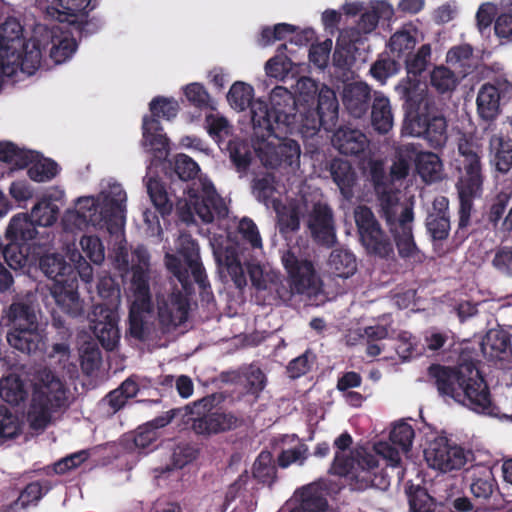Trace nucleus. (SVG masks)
Segmentation results:
<instances>
[{"mask_svg":"<svg viewBox=\"0 0 512 512\" xmlns=\"http://www.w3.org/2000/svg\"><path fill=\"white\" fill-rule=\"evenodd\" d=\"M416 154H417V147L414 144L409 143V144H404V145H401L400 147H398L396 150L395 160H394V162L391 166V170H390L392 184L388 185L384 181H382L379 178L377 171L374 170L373 179L375 182V186H377V183H381L386 187L387 191L392 190L398 197V194H397L395 188L392 186L394 185V183L396 181H400L408 175L410 163H411V161H414ZM375 190L377 191V187H375Z\"/></svg>","mask_w":512,"mask_h":512,"instance_id":"nucleus-27","label":"nucleus"},{"mask_svg":"<svg viewBox=\"0 0 512 512\" xmlns=\"http://www.w3.org/2000/svg\"><path fill=\"white\" fill-rule=\"evenodd\" d=\"M448 200L438 197L433 201L432 210L427 217V229L434 239L442 240L448 236L450 220L447 213Z\"/></svg>","mask_w":512,"mask_h":512,"instance_id":"nucleus-32","label":"nucleus"},{"mask_svg":"<svg viewBox=\"0 0 512 512\" xmlns=\"http://www.w3.org/2000/svg\"><path fill=\"white\" fill-rule=\"evenodd\" d=\"M82 369L87 373H93L101 364V353L94 343H85L80 349Z\"/></svg>","mask_w":512,"mask_h":512,"instance_id":"nucleus-62","label":"nucleus"},{"mask_svg":"<svg viewBox=\"0 0 512 512\" xmlns=\"http://www.w3.org/2000/svg\"><path fill=\"white\" fill-rule=\"evenodd\" d=\"M37 305L32 295L25 298L15 300L5 311L3 320L7 321V325H11L12 329L23 327H31L38 325Z\"/></svg>","mask_w":512,"mask_h":512,"instance_id":"nucleus-26","label":"nucleus"},{"mask_svg":"<svg viewBox=\"0 0 512 512\" xmlns=\"http://www.w3.org/2000/svg\"><path fill=\"white\" fill-rule=\"evenodd\" d=\"M226 98L229 106L238 112L246 110L249 106L252 109L253 105L257 101H262L261 99H257L252 102L254 98V88L243 81L234 82L230 87Z\"/></svg>","mask_w":512,"mask_h":512,"instance_id":"nucleus-46","label":"nucleus"},{"mask_svg":"<svg viewBox=\"0 0 512 512\" xmlns=\"http://www.w3.org/2000/svg\"><path fill=\"white\" fill-rule=\"evenodd\" d=\"M188 299L181 291L159 293L157 295V316L164 327L182 324L188 315Z\"/></svg>","mask_w":512,"mask_h":512,"instance_id":"nucleus-24","label":"nucleus"},{"mask_svg":"<svg viewBox=\"0 0 512 512\" xmlns=\"http://www.w3.org/2000/svg\"><path fill=\"white\" fill-rule=\"evenodd\" d=\"M187 416L193 414L192 408L186 406L183 410L174 411L172 415L167 414L166 416L159 417L145 426L139 427L134 436V444L137 448L144 449L153 443L157 437V429L162 428L171 422L173 416L177 414Z\"/></svg>","mask_w":512,"mask_h":512,"instance_id":"nucleus-36","label":"nucleus"},{"mask_svg":"<svg viewBox=\"0 0 512 512\" xmlns=\"http://www.w3.org/2000/svg\"><path fill=\"white\" fill-rule=\"evenodd\" d=\"M333 145L340 153L356 155L363 152L368 146V139L360 130L340 128L333 136Z\"/></svg>","mask_w":512,"mask_h":512,"instance_id":"nucleus-34","label":"nucleus"},{"mask_svg":"<svg viewBox=\"0 0 512 512\" xmlns=\"http://www.w3.org/2000/svg\"><path fill=\"white\" fill-rule=\"evenodd\" d=\"M60 226L64 233L76 235L86 230L90 225L81 210L73 203L71 207L63 212L60 218Z\"/></svg>","mask_w":512,"mask_h":512,"instance_id":"nucleus-54","label":"nucleus"},{"mask_svg":"<svg viewBox=\"0 0 512 512\" xmlns=\"http://www.w3.org/2000/svg\"><path fill=\"white\" fill-rule=\"evenodd\" d=\"M36 249L31 245L10 242L5 246L3 258L10 268L22 269L37 261L41 252Z\"/></svg>","mask_w":512,"mask_h":512,"instance_id":"nucleus-39","label":"nucleus"},{"mask_svg":"<svg viewBox=\"0 0 512 512\" xmlns=\"http://www.w3.org/2000/svg\"><path fill=\"white\" fill-rule=\"evenodd\" d=\"M416 169L425 182H435L441 178L442 163L432 152H420L414 158Z\"/></svg>","mask_w":512,"mask_h":512,"instance_id":"nucleus-47","label":"nucleus"},{"mask_svg":"<svg viewBox=\"0 0 512 512\" xmlns=\"http://www.w3.org/2000/svg\"><path fill=\"white\" fill-rule=\"evenodd\" d=\"M60 206L54 203H47L41 199L31 208L30 217L40 227L53 226L59 217Z\"/></svg>","mask_w":512,"mask_h":512,"instance_id":"nucleus-52","label":"nucleus"},{"mask_svg":"<svg viewBox=\"0 0 512 512\" xmlns=\"http://www.w3.org/2000/svg\"><path fill=\"white\" fill-rule=\"evenodd\" d=\"M480 143L473 137L463 135L458 141V157L455 159L456 168L459 171L457 183L461 199L460 227L468 223L466 208L470 206V199L481 190L482 174L480 162Z\"/></svg>","mask_w":512,"mask_h":512,"instance_id":"nucleus-11","label":"nucleus"},{"mask_svg":"<svg viewBox=\"0 0 512 512\" xmlns=\"http://www.w3.org/2000/svg\"><path fill=\"white\" fill-rule=\"evenodd\" d=\"M477 111L484 120H493L500 112V90L492 84H484L477 95Z\"/></svg>","mask_w":512,"mask_h":512,"instance_id":"nucleus-40","label":"nucleus"},{"mask_svg":"<svg viewBox=\"0 0 512 512\" xmlns=\"http://www.w3.org/2000/svg\"><path fill=\"white\" fill-rule=\"evenodd\" d=\"M137 392V384L133 380L127 379L121 384L120 387L111 391L103 399V404L108 405L111 412L115 413L126 404L128 399L136 396Z\"/></svg>","mask_w":512,"mask_h":512,"instance_id":"nucleus-51","label":"nucleus"},{"mask_svg":"<svg viewBox=\"0 0 512 512\" xmlns=\"http://www.w3.org/2000/svg\"><path fill=\"white\" fill-rule=\"evenodd\" d=\"M447 61L465 70L472 68L475 65L472 47L464 44L451 48L447 53Z\"/></svg>","mask_w":512,"mask_h":512,"instance_id":"nucleus-60","label":"nucleus"},{"mask_svg":"<svg viewBox=\"0 0 512 512\" xmlns=\"http://www.w3.org/2000/svg\"><path fill=\"white\" fill-rule=\"evenodd\" d=\"M210 245L220 274L229 276L237 288L245 287L247 284L245 272L238 258L235 244L230 240L228 234L214 233L210 237Z\"/></svg>","mask_w":512,"mask_h":512,"instance_id":"nucleus-21","label":"nucleus"},{"mask_svg":"<svg viewBox=\"0 0 512 512\" xmlns=\"http://www.w3.org/2000/svg\"><path fill=\"white\" fill-rule=\"evenodd\" d=\"M176 251L179 257L169 251L165 253V264L182 284L183 289L187 290L192 280L200 286H204L205 275L200 262L199 249L190 235H179L176 241Z\"/></svg>","mask_w":512,"mask_h":512,"instance_id":"nucleus-15","label":"nucleus"},{"mask_svg":"<svg viewBox=\"0 0 512 512\" xmlns=\"http://www.w3.org/2000/svg\"><path fill=\"white\" fill-rule=\"evenodd\" d=\"M330 172L342 195L347 199L351 198L355 183V174L351 165L345 160L335 159L330 164Z\"/></svg>","mask_w":512,"mask_h":512,"instance_id":"nucleus-48","label":"nucleus"},{"mask_svg":"<svg viewBox=\"0 0 512 512\" xmlns=\"http://www.w3.org/2000/svg\"><path fill=\"white\" fill-rule=\"evenodd\" d=\"M179 110V105L173 98L156 97L150 102L151 117L143 118V139L144 148L152 152L158 160L168 156V139L162 133V127L157 118L170 120L174 118Z\"/></svg>","mask_w":512,"mask_h":512,"instance_id":"nucleus-16","label":"nucleus"},{"mask_svg":"<svg viewBox=\"0 0 512 512\" xmlns=\"http://www.w3.org/2000/svg\"><path fill=\"white\" fill-rule=\"evenodd\" d=\"M26 49L22 72L32 75L39 68L43 53L48 50L50 58L56 64H61L73 55L76 50V42L58 25L51 28L39 25Z\"/></svg>","mask_w":512,"mask_h":512,"instance_id":"nucleus-10","label":"nucleus"},{"mask_svg":"<svg viewBox=\"0 0 512 512\" xmlns=\"http://www.w3.org/2000/svg\"><path fill=\"white\" fill-rule=\"evenodd\" d=\"M32 400L28 421L35 430L44 429L54 412L68 406L69 389L58 375L48 368H39L30 378Z\"/></svg>","mask_w":512,"mask_h":512,"instance_id":"nucleus-7","label":"nucleus"},{"mask_svg":"<svg viewBox=\"0 0 512 512\" xmlns=\"http://www.w3.org/2000/svg\"><path fill=\"white\" fill-rule=\"evenodd\" d=\"M177 209L185 222L194 221V215H197L203 222L210 223L228 214L225 200L219 196L212 182L203 176L193 181L184 197L177 202Z\"/></svg>","mask_w":512,"mask_h":512,"instance_id":"nucleus-12","label":"nucleus"},{"mask_svg":"<svg viewBox=\"0 0 512 512\" xmlns=\"http://www.w3.org/2000/svg\"><path fill=\"white\" fill-rule=\"evenodd\" d=\"M472 450L449 440L446 436L435 435L427 441L424 458L427 465L441 473L459 471L473 460Z\"/></svg>","mask_w":512,"mask_h":512,"instance_id":"nucleus-17","label":"nucleus"},{"mask_svg":"<svg viewBox=\"0 0 512 512\" xmlns=\"http://www.w3.org/2000/svg\"><path fill=\"white\" fill-rule=\"evenodd\" d=\"M27 391L20 377L9 374L0 379V397L11 405H17L24 401Z\"/></svg>","mask_w":512,"mask_h":512,"instance_id":"nucleus-50","label":"nucleus"},{"mask_svg":"<svg viewBox=\"0 0 512 512\" xmlns=\"http://www.w3.org/2000/svg\"><path fill=\"white\" fill-rule=\"evenodd\" d=\"M253 476L260 482L270 485L276 477V467L273 456L268 451H262L253 464Z\"/></svg>","mask_w":512,"mask_h":512,"instance_id":"nucleus-55","label":"nucleus"},{"mask_svg":"<svg viewBox=\"0 0 512 512\" xmlns=\"http://www.w3.org/2000/svg\"><path fill=\"white\" fill-rule=\"evenodd\" d=\"M414 436V429L409 423L404 421L395 423L390 432L391 442L399 446L403 453H407L410 450Z\"/></svg>","mask_w":512,"mask_h":512,"instance_id":"nucleus-58","label":"nucleus"},{"mask_svg":"<svg viewBox=\"0 0 512 512\" xmlns=\"http://www.w3.org/2000/svg\"><path fill=\"white\" fill-rule=\"evenodd\" d=\"M173 169L181 180L193 179L199 172L198 164L185 154H178L174 158Z\"/></svg>","mask_w":512,"mask_h":512,"instance_id":"nucleus-63","label":"nucleus"},{"mask_svg":"<svg viewBox=\"0 0 512 512\" xmlns=\"http://www.w3.org/2000/svg\"><path fill=\"white\" fill-rule=\"evenodd\" d=\"M418 41L419 31L412 24H407L390 37L388 46L390 52L399 57L414 49Z\"/></svg>","mask_w":512,"mask_h":512,"instance_id":"nucleus-43","label":"nucleus"},{"mask_svg":"<svg viewBox=\"0 0 512 512\" xmlns=\"http://www.w3.org/2000/svg\"><path fill=\"white\" fill-rule=\"evenodd\" d=\"M206 129L211 137L220 141L230 134L231 126L228 120L218 113H209L205 118Z\"/></svg>","mask_w":512,"mask_h":512,"instance_id":"nucleus-59","label":"nucleus"},{"mask_svg":"<svg viewBox=\"0 0 512 512\" xmlns=\"http://www.w3.org/2000/svg\"><path fill=\"white\" fill-rule=\"evenodd\" d=\"M376 187L381 210L394 234L399 255L403 258L417 260L419 250L412 235L414 218L412 208L401 206L396 194L392 190L387 191L383 184L377 183Z\"/></svg>","mask_w":512,"mask_h":512,"instance_id":"nucleus-13","label":"nucleus"},{"mask_svg":"<svg viewBox=\"0 0 512 512\" xmlns=\"http://www.w3.org/2000/svg\"><path fill=\"white\" fill-rule=\"evenodd\" d=\"M81 250L94 264L100 265L105 259V248L101 239L95 235L84 234L79 240Z\"/></svg>","mask_w":512,"mask_h":512,"instance_id":"nucleus-57","label":"nucleus"},{"mask_svg":"<svg viewBox=\"0 0 512 512\" xmlns=\"http://www.w3.org/2000/svg\"><path fill=\"white\" fill-rule=\"evenodd\" d=\"M74 204L91 227L107 229L110 234L122 233L126 222L127 193L120 183L113 180L103 182L97 195L80 196Z\"/></svg>","mask_w":512,"mask_h":512,"instance_id":"nucleus-6","label":"nucleus"},{"mask_svg":"<svg viewBox=\"0 0 512 512\" xmlns=\"http://www.w3.org/2000/svg\"><path fill=\"white\" fill-rule=\"evenodd\" d=\"M354 218L367 252L381 258L389 257L393 253L392 244L382 232L372 211L366 206H358L354 210Z\"/></svg>","mask_w":512,"mask_h":512,"instance_id":"nucleus-20","label":"nucleus"},{"mask_svg":"<svg viewBox=\"0 0 512 512\" xmlns=\"http://www.w3.org/2000/svg\"><path fill=\"white\" fill-rule=\"evenodd\" d=\"M193 420L192 427L199 434H216L233 429L238 424V418L230 412L215 411Z\"/></svg>","mask_w":512,"mask_h":512,"instance_id":"nucleus-29","label":"nucleus"},{"mask_svg":"<svg viewBox=\"0 0 512 512\" xmlns=\"http://www.w3.org/2000/svg\"><path fill=\"white\" fill-rule=\"evenodd\" d=\"M51 294L56 305L63 313L71 317H78L83 314V302L79 298L76 281L68 284H53Z\"/></svg>","mask_w":512,"mask_h":512,"instance_id":"nucleus-28","label":"nucleus"},{"mask_svg":"<svg viewBox=\"0 0 512 512\" xmlns=\"http://www.w3.org/2000/svg\"><path fill=\"white\" fill-rule=\"evenodd\" d=\"M492 266L501 274L512 276V246H503L495 251Z\"/></svg>","mask_w":512,"mask_h":512,"instance_id":"nucleus-64","label":"nucleus"},{"mask_svg":"<svg viewBox=\"0 0 512 512\" xmlns=\"http://www.w3.org/2000/svg\"><path fill=\"white\" fill-rule=\"evenodd\" d=\"M481 350L487 361L501 369L512 367V347L509 334L503 330H489L481 342Z\"/></svg>","mask_w":512,"mask_h":512,"instance_id":"nucleus-25","label":"nucleus"},{"mask_svg":"<svg viewBox=\"0 0 512 512\" xmlns=\"http://www.w3.org/2000/svg\"><path fill=\"white\" fill-rule=\"evenodd\" d=\"M352 443L349 434L343 433L334 441L336 447L333 470L355 483V488L363 490L369 487L384 489L388 482L378 474L376 457L363 447L354 449L347 455L346 450Z\"/></svg>","mask_w":512,"mask_h":512,"instance_id":"nucleus-8","label":"nucleus"},{"mask_svg":"<svg viewBox=\"0 0 512 512\" xmlns=\"http://www.w3.org/2000/svg\"><path fill=\"white\" fill-rule=\"evenodd\" d=\"M362 43L359 32L356 30H343L337 39L333 54V64L340 69H348L354 62L356 45Z\"/></svg>","mask_w":512,"mask_h":512,"instance_id":"nucleus-30","label":"nucleus"},{"mask_svg":"<svg viewBox=\"0 0 512 512\" xmlns=\"http://www.w3.org/2000/svg\"><path fill=\"white\" fill-rule=\"evenodd\" d=\"M31 157L30 150L20 149L11 142H0V161L23 168Z\"/></svg>","mask_w":512,"mask_h":512,"instance_id":"nucleus-56","label":"nucleus"},{"mask_svg":"<svg viewBox=\"0 0 512 512\" xmlns=\"http://www.w3.org/2000/svg\"><path fill=\"white\" fill-rule=\"evenodd\" d=\"M66 257L71 264L67 263L58 253H50L39 256V264L42 272L56 283L68 284L76 281L74 270L86 283L93 280V268L84 258L74 243L63 247Z\"/></svg>","mask_w":512,"mask_h":512,"instance_id":"nucleus-14","label":"nucleus"},{"mask_svg":"<svg viewBox=\"0 0 512 512\" xmlns=\"http://www.w3.org/2000/svg\"><path fill=\"white\" fill-rule=\"evenodd\" d=\"M281 259L292 293L303 294L310 299L321 294L322 283L311 261L298 257L292 250L285 251Z\"/></svg>","mask_w":512,"mask_h":512,"instance_id":"nucleus-18","label":"nucleus"},{"mask_svg":"<svg viewBox=\"0 0 512 512\" xmlns=\"http://www.w3.org/2000/svg\"><path fill=\"white\" fill-rule=\"evenodd\" d=\"M299 95L301 125L307 133H315L320 127L333 126L338 117V101L335 92L309 77H301L296 83Z\"/></svg>","mask_w":512,"mask_h":512,"instance_id":"nucleus-9","label":"nucleus"},{"mask_svg":"<svg viewBox=\"0 0 512 512\" xmlns=\"http://www.w3.org/2000/svg\"><path fill=\"white\" fill-rule=\"evenodd\" d=\"M429 376L446 403H457L476 413L494 414L488 387L472 363H462L457 368L434 365L429 368Z\"/></svg>","mask_w":512,"mask_h":512,"instance_id":"nucleus-2","label":"nucleus"},{"mask_svg":"<svg viewBox=\"0 0 512 512\" xmlns=\"http://www.w3.org/2000/svg\"><path fill=\"white\" fill-rule=\"evenodd\" d=\"M94 335L106 350H114L120 341L119 316L116 309L106 305H95L89 315Z\"/></svg>","mask_w":512,"mask_h":512,"instance_id":"nucleus-22","label":"nucleus"},{"mask_svg":"<svg viewBox=\"0 0 512 512\" xmlns=\"http://www.w3.org/2000/svg\"><path fill=\"white\" fill-rule=\"evenodd\" d=\"M35 226L36 224L27 213H18L10 219L5 237L12 243L31 245L33 248L41 249L49 246L52 242L51 235L39 233Z\"/></svg>","mask_w":512,"mask_h":512,"instance_id":"nucleus-23","label":"nucleus"},{"mask_svg":"<svg viewBox=\"0 0 512 512\" xmlns=\"http://www.w3.org/2000/svg\"><path fill=\"white\" fill-rule=\"evenodd\" d=\"M277 226L281 234L298 231L304 219L311 238L319 245L330 247L336 242V228L332 209L318 193L301 195L280 206L274 202Z\"/></svg>","mask_w":512,"mask_h":512,"instance_id":"nucleus-3","label":"nucleus"},{"mask_svg":"<svg viewBox=\"0 0 512 512\" xmlns=\"http://www.w3.org/2000/svg\"><path fill=\"white\" fill-rule=\"evenodd\" d=\"M491 162L501 173H507L512 167V145L500 135H493L489 143Z\"/></svg>","mask_w":512,"mask_h":512,"instance_id":"nucleus-44","label":"nucleus"},{"mask_svg":"<svg viewBox=\"0 0 512 512\" xmlns=\"http://www.w3.org/2000/svg\"><path fill=\"white\" fill-rule=\"evenodd\" d=\"M33 157L27 159L28 176L35 182H47L59 173L58 164L50 158H45L35 151H30Z\"/></svg>","mask_w":512,"mask_h":512,"instance_id":"nucleus-41","label":"nucleus"},{"mask_svg":"<svg viewBox=\"0 0 512 512\" xmlns=\"http://www.w3.org/2000/svg\"><path fill=\"white\" fill-rule=\"evenodd\" d=\"M295 497L299 501V507L288 512H330L317 485L311 484L302 488ZM281 512L287 511L282 509Z\"/></svg>","mask_w":512,"mask_h":512,"instance_id":"nucleus-42","label":"nucleus"},{"mask_svg":"<svg viewBox=\"0 0 512 512\" xmlns=\"http://www.w3.org/2000/svg\"><path fill=\"white\" fill-rule=\"evenodd\" d=\"M327 269L331 275L347 279L357 271L356 257L347 249H335L329 255Z\"/></svg>","mask_w":512,"mask_h":512,"instance_id":"nucleus-38","label":"nucleus"},{"mask_svg":"<svg viewBox=\"0 0 512 512\" xmlns=\"http://www.w3.org/2000/svg\"><path fill=\"white\" fill-rule=\"evenodd\" d=\"M371 121L374 129L381 134L388 133L394 124L390 100L380 92L374 93Z\"/></svg>","mask_w":512,"mask_h":512,"instance_id":"nucleus-37","label":"nucleus"},{"mask_svg":"<svg viewBox=\"0 0 512 512\" xmlns=\"http://www.w3.org/2000/svg\"><path fill=\"white\" fill-rule=\"evenodd\" d=\"M396 91L405 99L409 108L404 133L423 136L435 146L443 144L446 139V120L434 114L433 101L427 94L426 85L408 77L396 86Z\"/></svg>","mask_w":512,"mask_h":512,"instance_id":"nucleus-5","label":"nucleus"},{"mask_svg":"<svg viewBox=\"0 0 512 512\" xmlns=\"http://www.w3.org/2000/svg\"><path fill=\"white\" fill-rule=\"evenodd\" d=\"M283 441L295 444L287 449H284L278 457V463L281 467L286 468L291 464H303L308 455V447L300 442L294 435L285 436Z\"/></svg>","mask_w":512,"mask_h":512,"instance_id":"nucleus-53","label":"nucleus"},{"mask_svg":"<svg viewBox=\"0 0 512 512\" xmlns=\"http://www.w3.org/2000/svg\"><path fill=\"white\" fill-rule=\"evenodd\" d=\"M431 84L439 92L444 93L455 88L456 77L448 68L439 66L431 73Z\"/></svg>","mask_w":512,"mask_h":512,"instance_id":"nucleus-61","label":"nucleus"},{"mask_svg":"<svg viewBox=\"0 0 512 512\" xmlns=\"http://www.w3.org/2000/svg\"><path fill=\"white\" fill-rule=\"evenodd\" d=\"M343 103L354 117H361L368 108L370 88L364 82H352L344 86Z\"/></svg>","mask_w":512,"mask_h":512,"instance_id":"nucleus-31","label":"nucleus"},{"mask_svg":"<svg viewBox=\"0 0 512 512\" xmlns=\"http://www.w3.org/2000/svg\"><path fill=\"white\" fill-rule=\"evenodd\" d=\"M115 265L122 274L130 270L133 273L127 294L129 333L136 339H142L154 319L149 287L150 256L142 246H138L131 253L120 246L115 254Z\"/></svg>","mask_w":512,"mask_h":512,"instance_id":"nucleus-1","label":"nucleus"},{"mask_svg":"<svg viewBox=\"0 0 512 512\" xmlns=\"http://www.w3.org/2000/svg\"><path fill=\"white\" fill-rule=\"evenodd\" d=\"M147 193L155 208L162 214H168L172 209V201L160 182V180L149 173L144 178Z\"/></svg>","mask_w":512,"mask_h":512,"instance_id":"nucleus-49","label":"nucleus"},{"mask_svg":"<svg viewBox=\"0 0 512 512\" xmlns=\"http://www.w3.org/2000/svg\"><path fill=\"white\" fill-rule=\"evenodd\" d=\"M93 0H58L56 5L47 7L46 13L59 22H72L70 18L85 14L94 8Z\"/></svg>","mask_w":512,"mask_h":512,"instance_id":"nucleus-35","label":"nucleus"},{"mask_svg":"<svg viewBox=\"0 0 512 512\" xmlns=\"http://www.w3.org/2000/svg\"><path fill=\"white\" fill-rule=\"evenodd\" d=\"M8 343L15 349L24 353H33L39 350L43 344L42 332L38 325L12 329L7 334Z\"/></svg>","mask_w":512,"mask_h":512,"instance_id":"nucleus-33","label":"nucleus"},{"mask_svg":"<svg viewBox=\"0 0 512 512\" xmlns=\"http://www.w3.org/2000/svg\"><path fill=\"white\" fill-rule=\"evenodd\" d=\"M271 110L267 108L269 117L280 132H293L300 130L306 132L301 125L300 114L296 113L297 105L293 94L283 86H276L270 93Z\"/></svg>","mask_w":512,"mask_h":512,"instance_id":"nucleus-19","label":"nucleus"},{"mask_svg":"<svg viewBox=\"0 0 512 512\" xmlns=\"http://www.w3.org/2000/svg\"><path fill=\"white\" fill-rule=\"evenodd\" d=\"M496 480L489 467H475L472 470L470 491L474 497L488 499L494 492Z\"/></svg>","mask_w":512,"mask_h":512,"instance_id":"nucleus-45","label":"nucleus"},{"mask_svg":"<svg viewBox=\"0 0 512 512\" xmlns=\"http://www.w3.org/2000/svg\"><path fill=\"white\" fill-rule=\"evenodd\" d=\"M254 128L253 149L261 163L271 169L296 171L300 167L301 148L299 143L284 135L274 126L264 101H257L252 108Z\"/></svg>","mask_w":512,"mask_h":512,"instance_id":"nucleus-4","label":"nucleus"}]
</instances>
